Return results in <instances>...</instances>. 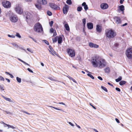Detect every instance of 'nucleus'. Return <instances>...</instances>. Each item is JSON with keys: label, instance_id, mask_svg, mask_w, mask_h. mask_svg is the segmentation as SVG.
<instances>
[{"label": "nucleus", "instance_id": "1a4fd4ad", "mask_svg": "<svg viewBox=\"0 0 132 132\" xmlns=\"http://www.w3.org/2000/svg\"><path fill=\"white\" fill-rule=\"evenodd\" d=\"M15 10L16 12L19 14H21L23 13V10L19 6H16L15 8Z\"/></svg>", "mask_w": 132, "mask_h": 132}, {"label": "nucleus", "instance_id": "412c9836", "mask_svg": "<svg viewBox=\"0 0 132 132\" xmlns=\"http://www.w3.org/2000/svg\"><path fill=\"white\" fill-rule=\"evenodd\" d=\"M1 96L6 101H8L10 102H12V100L10 98L6 97L3 95H2Z\"/></svg>", "mask_w": 132, "mask_h": 132}, {"label": "nucleus", "instance_id": "9d476101", "mask_svg": "<svg viewBox=\"0 0 132 132\" xmlns=\"http://www.w3.org/2000/svg\"><path fill=\"white\" fill-rule=\"evenodd\" d=\"M69 6L68 5L65 4L63 8V13L64 14H66L68 10Z\"/></svg>", "mask_w": 132, "mask_h": 132}, {"label": "nucleus", "instance_id": "f8f14e48", "mask_svg": "<svg viewBox=\"0 0 132 132\" xmlns=\"http://www.w3.org/2000/svg\"><path fill=\"white\" fill-rule=\"evenodd\" d=\"M63 24L66 30L68 31H70V29L68 23L65 21H64Z\"/></svg>", "mask_w": 132, "mask_h": 132}, {"label": "nucleus", "instance_id": "f704fd0d", "mask_svg": "<svg viewBox=\"0 0 132 132\" xmlns=\"http://www.w3.org/2000/svg\"><path fill=\"white\" fill-rule=\"evenodd\" d=\"M16 80L17 82L19 83H20L21 82V79L20 78L17 77H16Z\"/></svg>", "mask_w": 132, "mask_h": 132}, {"label": "nucleus", "instance_id": "9b49d317", "mask_svg": "<svg viewBox=\"0 0 132 132\" xmlns=\"http://www.w3.org/2000/svg\"><path fill=\"white\" fill-rule=\"evenodd\" d=\"M100 7L101 9L104 10L107 9L108 7V5L107 3H103L101 4Z\"/></svg>", "mask_w": 132, "mask_h": 132}, {"label": "nucleus", "instance_id": "2eb2a0df", "mask_svg": "<svg viewBox=\"0 0 132 132\" xmlns=\"http://www.w3.org/2000/svg\"><path fill=\"white\" fill-rule=\"evenodd\" d=\"M87 26L88 29H91L93 28V23L91 22H88L87 23Z\"/></svg>", "mask_w": 132, "mask_h": 132}, {"label": "nucleus", "instance_id": "4c0bfd02", "mask_svg": "<svg viewBox=\"0 0 132 132\" xmlns=\"http://www.w3.org/2000/svg\"><path fill=\"white\" fill-rule=\"evenodd\" d=\"M15 36L19 38H21V36L20 35V34L18 32L16 33V34Z\"/></svg>", "mask_w": 132, "mask_h": 132}, {"label": "nucleus", "instance_id": "8fccbe9b", "mask_svg": "<svg viewBox=\"0 0 132 132\" xmlns=\"http://www.w3.org/2000/svg\"><path fill=\"white\" fill-rule=\"evenodd\" d=\"M27 50L29 52L32 53L33 52V51H32L31 50L30 48H27Z\"/></svg>", "mask_w": 132, "mask_h": 132}, {"label": "nucleus", "instance_id": "6e6552de", "mask_svg": "<svg viewBox=\"0 0 132 132\" xmlns=\"http://www.w3.org/2000/svg\"><path fill=\"white\" fill-rule=\"evenodd\" d=\"M49 5L50 7L54 10H60V8L55 3H50Z\"/></svg>", "mask_w": 132, "mask_h": 132}, {"label": "nucleus", "instance_id": "79ce46f5", "mask_svg": "<svg viewBox=\"0 0 132 132\" xmlns=\"http://www.w3.org/2000/svg\"><path fill=\"white\" fill-rule=\"evenodd\" d=\"M76 39L77 40L79 41L80 40V37L78 36H77L76 37Z\"/></svg>", "mask_w": 132, "mask_h": 132}, {"label": "nucleus", "instance_id": "3c124183", "mask_svg": "<svg viewBox=\"0 0 132 132\" xmlns=\"http://www.w3.org/2000/svg\"><path fill=\"white\" fill-rule=\"evenodd\" d=\"M12 44L14 46H15L16 47L18 46V45L16 44L15 43H12Z\"/></svg>", "mask_w": 132, "mask_h": 132}, {"label": "nucleus", "instance_id": "2f4dec72", "mask_svg": "<svg viewBox=\"0 0 132 132\" xmlns=\"http://www.w3.org/2000/svg\"><path fill=\"white\" fill-rule=\"evenodd\" d=\"M66 3L70 5L72 4V2L71 0H67L66 1Z\"/></svg>", "mask_w": 132, "mask_h": 132}, {"label": "nucleus", "instance_id": "e2e57ef3", "mask_svg": "<svg viewBox=\"0 0 132 132\" xmlns=\"http://www.w3.org/2000/svg\"><path fill=\"white\" fill-rule=\"evenodd\" d=\"M115 120H116V122L117 123H120V121H119V120L117 118H116L115 119Z\"/></svg>", "mask_w": 132, "mask_h": 132}, {"label": "nucleus", "instance_id": "69168bd1", "mask_svg": "<svg viewBox=\"0 0 132 132\" xmlns=\"http://www.w3.org/2000/svg\"><path fill=\"white\" fill-rule=\"evenodd\" d=\"M32 0H25V1L27 2H31Z\"/></svg>", "mask_w": 132, "mask_h": 132}, {"label": "nucleus", "instance_id": "c756f323", "mask_svg": "<svg viewBox=\"0 0 132 132\" xmlns=\"http://www.w3.org/2000/svg\"><path fill=\"white\" fill-rule=\"evenodd\" d=\"M47 2L46 0H42V4L45 5L47 4Z\"/></svg>", "mask_w": 132, "mask_h": 132}, {"label": "nucleus", "instance_id": "423d86ee", "mask_svg": "<svg viewBox=\"0 0 132 132\" xmlns=\"http://www.w3.org/2000/svg\"><path fill=\"white\" fill-rule=\"evenodd\" d=\"M67 52L69 55L71 57H74L75 55V50L71 48H68L67 50Z\"/></svg>", "mask_w": 132, "mask_h": 132}, {"label": "nucleus", "instance_id": "de8ad7c7", "mask_svg": "<svg viewBox=\"0 0 132 132\" xmlns=\"http://www.w3.org/2000/svg\"><path fill=\"white\" fill-rule=\"evenodd\" d=\"M7 114H11V113L9 112H8L6 111H4Z\"/></svg>", "mask_w": 132, "mask_h": 132}, {"label": "nucleus", "instance_id": "cd10ccee", "mask_svg": "<svg viewBox=\"0 0 132 132\" xmlns=\"http://www.w3.org/2000/svg\"><path fill=\"white\" fill-rule=\"evenodd\" d=\"M82 23L84 27V28L85 27V25L86 23V19L85 18L83 19L82 20Z\"/></svg>", "mask_w": 132, "mask_h": 132}, {"label": "nucleus", "instance_id": "dca6fc26", "mask_svg": "<svg viewBox=\"0 0 132 132\" xmlns=\"http://www.w3.org/2000/svg\"><path fill=\"white\" fill-rule=\"evenodd\" d=\"M114 20L116 21V23L119 24L121 23V20L119 17L117 16L114 18Z\"/></svg>", "mask_w": 132, "mask_h": 132}, {"label": "nucleus", "instance_id": "a211bd4d", "mask_svg": "<svg viewBox=\"0 0 132 132\" xmlns=\"http://www.w3.org/2000/svg\"><path fill=\"white\" fill-rule=\"evenodd\" d=\"M119 45V44L118 43H116L114 44L113 46L112 47V49L115 51H116L117 50V48L118 47Z\"/></svg>", "mask_w": 132, "mask_h": 132}, {"label": "nucleus", "instance_id": "ea45409f", "mask_svg": "<svg viewBox=\"0 0 132 132\" xmlns=\"http://www.w3.org/2000/svg\"><path fill=\"white\" fill-rule=\"evenodd\" d=\"M8 36L10 37H11L13 38H14L15 37V36L14 35H8Z\"/></svg>", "mask_w": 132, "mask_h": 132}, {"label": "nucleus", "instance_id": "37998d69", "mask_svg": "<svg viewBox=\"0 0 132 132\" xmlns=\"http://www.w3.org/2000/svg\"><path fill=\"white\" fill-rule=\"evenodd\" d=\"M37 2L39 4H42V0H38L37 1Z\"/></svg>", "mask_w": 132, "mask_h": 132}, {"label": "nucleus", "instance_id": "aec40b11", "mask_svg": "<svg viewBox=\"0 0 132 132\" xmlns=\"http://www.w3.org/2000/svg\"><path fill=\"white\" fill-rule=\"evenodd\" d=\"M57 40L58 44H61L62 42V38L61 36L58 37Z\"/></svg>", "mask_w": 132, "mask_h": 132}, {"label": "nucleus", "instance_id": "473e14b6", "mask_svg": "<svg viewBox=\"0 0 132 132\" xmlns=\"http://www.w3.org/2000/svg\"><path fill=\"white\" fill-rule=\"evenodd\" d=\"M87 76L90 77L92 79H94V77L93 76H92V75L90 74V73H87Z\"/></svg>", "mask_w": 132, "mask_h": 132}, {"label": "nucleus", "instance_id": "09e8293b", "mask_svg": "<svg viewBox=\"0 0 132 132\" xmlns=\"http://www.w3.org/2000/svg\"><path fill=\"white\" fill-rule=\"evenodd\" d=\"M22 112H23V113H25L27 114H28V115H30V114L28 112H27L24 111H22Z\"/></svg>", "mask_w": 132, "mask_h": 132}, {"label": "nucleus", "instance_id": "e433bc0d", "mask_svg": "<svg viewBox=\"0 0 132 132\" xmlns=\"http://www.w3.org/2000/svg\"><path fill=\"white\" fill-rule=\"evenodd\" d=\"M47 14L48 15L50 16H51L52 15V13L49 11H47Z\"/></svg>", "mask_w": 132, "mask_h": 132}, {"label": "nucleus", "instance_id": "338daca9", "mask_svg": "<svg viewBox=\"0 0 132 132\" xmlns=\"http://www.w3.org/2000/svg\"><path fill=\"white\" fill-rule=\"evenodd\" d=\"M66 77H67L70 80H71V78L72 77H70L69 76H66Z\"/></svg>", "mask_w": 132, "mask_h": 132}, {"label": "nucleus", "instance_id": "4468645a", "mask_svg": "<svg viewBox=\"0 0 132 132\" xmlns=\"http://www.w3.org/2000/svg\"><path fill=\"white\" fill-rule=\"evenodd\" d=\"M96 31L99 33L101 32L102 30V27L99 24L96 25Z\"/></svg>", "mask_w": 132, "mask_h": 132}, {"label": "nucleus", "instance_id": "ddd939ff", "mask_svg": "<svg viewBox=\"0 0 132 132\" xmlns=\"http://www.w3.org/2000/svg\"><path fill=\"white\" fill-rule=\"evenodd\" d=\"M89 46L91 48H97L99 46L96 44H94L92 42H89Z\"/></svg>", "mask_w": 132, "mask_h": 132}, {"label": "nucleus", "instance_id": "39448f33", "mask_svg": "<svg viewBox=\"0 0 132 132\" xmlns=\"http://www.w3.org/2000/svg\"><path fill=\"white\" fill-rule=\"evenodd\" d=\"M2 4L3 6L6 8H9L11 6V3L8 1H4L2 2Z\"/></svg>", "mask_w": 132, "mask_h": 132}, {"label": "nucleus", "instance_id": "7ed1b4c3", "mask_svg": "<svg viewBox=\"0 0 132 132\" xmlns=\"http://www.w3.org/2000/svg\"><path fill=\"white\" fill-rule=\"evenodd\" d=\"M34 31L38 32H41L43 31V29L42 25L39 23L35 24L34 27Z\"/></svg>", "mask_w": 132, "mask_h": 132}, {"label": "nucleus", "instance_id": "6e6d98bb", "mask_svg": "<svg viewBox=\"0 0 132 132\" xmlns=\"http://www.w3.org/2000/svg\"><path fill=\"white\" fill-rule=\"evenodd\" d=\"M71 80H72L73 82H75V83H76L77 82L76 81V80L74 79H73L72 78H71Z\"/></svg>", "mask_w": 132, "mask_h": 132}, {"label": "nucleus", "instance_id": "c85d7f7f", "mask_svg": "<svg viewBox=\"0 0 132 132\" xmlns=\"http://www.w3.org/2000/svg\"><path fill=\"white\" fill-rule=\"evenodd\" d=\"M82 10V7L80 6H78L77 7V10L78 11L80 12Z\"/></svg>", "mask_w": 132, "mask_h": 132}, {"label": "nucleus", "instance_id": "0eeeda50", "mask_svg": "<svg viewBox=\"0 0 132 132\" xmlns=\"http://www.w3.org/2000/svg\"><path fill=\"white\" fill-rule=\"evenodd\" d=\"M10 19L12 22L15 23L17 21L18 18L16 15H12L10 16Z\"/></svg>", "mask_w": 132, "mask_h": 132}, {"label": "nucleus", "instance_id": "5701e85b", "mask_svg": "<svg viewBox=\"0 0 132 132\" xmlns=\"http://www.w3.org/2000/svg\"><path fill=\"white\" fill-rule=\"evenodd\" d=\"M105 72L106 73H109L110 72V70L109 67H107L104 69Z\"/></svg>", "mask_w": 132, "mask_h": 132}, {"label": "nucleus", "instance_id": "393cba45", "mask_svg": "<svg viewBox=\"0 0 132 132\" xmlns=\"http://www.w3.org/2000/svg\"><path fill=\"white\" fill-rule=\"evenodd\" d=\"M126 82L124 80H122L119 82L120 85L122 86L126 84Z\"/></svg>", "mask_w": 132, "mask_h": 132}, {"label": "nucleus", "instance_id": "bf43d9fd", "mask_svg": "<svg viewBox=\"0 0 132 132\" xmlns=\"http://www.w3.org/2000/svg\"><path fill=\"white\" fill-rule=\"evenodd\" d=\"M89 104L94 109H96V108L91 103H90Z\"/></svg>", "mask_w": 132, "mask_h": 132}, {"label": "nucleus", "instance_id": "7c9ffc66", "mask_svg": "<svg viewBox=\"0 0 132 132\" xmlns=\"http://www.w3.org/2000/svg\"><path fill=\"white\" fill-rule=\"evenodd\" d=\"M35 6L36 8L39 10H40L41 9V7L40 5L37 4H36Z\"/></svg>", "mask_w": 132, "mask_h": 132}, {"label": "nucleus", "instance_id": "4be33fe9", "mask_svg": "<svg viewBox=\"0 0 132 132\" xmlns=\"http://www.w3.org/2000/svg\"><path fill=\"white\" fill-rule=\"evenodd\" d=\"M120 10L121 11H123L124 10V6L123 5H121L119 6Z\"/></svg>", "mask_w": 132, "mask_h": 132}, {"label": "nucleus", "instance_id": "a878e982", "mask_svg": "<svg viewBox=\"0 0 132 132\" xmlns=\"http://www.w3.org/2000/svg\"><path fill=\"white\" fill-rule=\"evenodd\" d=\"M58 37V36H56L54 38L52 39V40L53 43L56 42L57 41Z\"/></svg>", "mask_w": 132, "mask_h": 132}, {"label": "nucleus", "instance_id": "bb28decb", "mask_svg": "<svg viewBox=\"0 0 132 132\" xmlns=\"http://www.w3.org/2000/svg\"><path fill=\"white\" fill-rule=\"evenodd\" d=\"M122 79V77L121 76H120L118 78L116 79V81L117 82H118L119 81H120Z\"/></svg>", "mask_w": 132, "mask_h": 132}, {"label": "nucleus", "instance_id": "c9c22d12", "mask_svg": "<svg viewBox=\"0 0 132 132\" xmlns=\"http://www.w3.org/2000/svg\"><path fill=\"white\" fill-rule=\"evenodd\" d=\"M101 88L103 89L104 90L105 92H108V90L107 88L105 87L102 86L101 87Z\"/></svg>", "mask_w": 132, "mask_h": 132}, {"label": "nucleus", "instance_id": "58836bf2", "mask_svg": "<svg viewBox=\"0 0 132 132\" xmlns=\"http://www.w3.org/2000/svg\"><path fill=\"white\" fill-rule=\"evenodd\" d=\"M49 106L50 107L53 108H54V109H55L56 110H57L62 111V109H58V108H56V107H54L51 106Z\"/></svg>", "mask_w": 132, "mask_h": 132}, {"label": "nucleus", "instance_id": "49530a36", "mask_svg": "<svg viewBox=\"0 0 132 132\" xmlns=\"http://www.w3.org/2000/svg\"><path fill=\"white\" fill-rule=\"evenodd\" d=\"M0 80L4 81V79L2 76H0Z\"/></svg>", "mask_w": 132, "mask_h": 132}, {"label": "nucleus", "instance_id": "20e7f679", "mask_svg": "<svg viewBox=\"0 0 132 132\" xmlns=\"http://www.w3.org/2000/svg\"><path fill=\"white\" fill-rule=\"evenodd\" d=\"M126 55L129 59H132V48H128L126 52Z\"/></svg>", "mask_w": 132, "mask_h": 132}, {"label": "nucleus", "instance_id": "a18cd8bd", "mask_svg": "<svg viewBox=\"0 0 132 132\" xmlns=\"http://www.w3.org/2000/svg\"><path fill=\"white\" fill-rule=\"evenodd\" d=\"M43 41H44V42L47 45H49V42L47 40H44Z\"/></svg>", "mask_w": 132, "mask_h": 132}, {"label": "nucleus", "instance_id": "a19ab883", "mask_svg": "<svg viewBox=\"0 0 132 132\" xmlns=\"http://www.w3.org/2000/svg\"><path fill=\"white\" fill-rule=\"evenodd\" d=\"M53 23V21H51L49 22V24L51 27H52V26Z\"/></svg>", "mask_w": 132, "mask_h": 132}, {"label": "nucleus", "instance_id": "f257e3e1", "mask_svg": "<svg viewBox=\"0 0 132 132\" xmlns=\"http://www.w3.org/2000/svg\"><path fill=\"white\" fill-rule=\"evenodd\" d=\"M91 63L94 67L96 68L98 66L99 68H102L105 67L106 64L105 60L96 55L92 58Z\"/></svg>", "mask_w": 132, "mask_h": 132}, {"label": "nucleus", "instance_id": "0e129e2a", "mask_svg": "<svg viewBox=\"0 0 132 132\" xmlns=\"http://www.w3.org/2000/svg\"><path fill=\"white\" fill-rule=\"evenodd\" d=\"M120 3L121 4H122L124 0H120Z\"/></svg>", "mask_w": 132, "mask_h": 132}, {"label": "nucleus", "instance_id": "680f3d73", "mask_svg": "<svg viewBox=\"0 0 132 132\" xmlns=\"http://www.w3.org/2000/svg\"><path fill=\"white\" fill-rule=\"evenodd\" d=\"M68 123L70 125L72 126H74V125L73 124H72L71 122H68Z\"/></svg>", "mask_w": 132, "mask_h": 132}, {"label": "nucleus", "instance_id": "864d4df0", "mask_svg": "<svg viewBox=\"0 0 132 132\" xmlns=\"http://www.w3.org/2000/svg\"><path fill=\"white\" fill-rule=\"evenodd\" d=\"M116 89L117 91H118V92H120V89L118 87H116Z\"/></svg>", "mask_w": 132, "mask_h": 132}, {"label": "nucleus", "instance_id": "c03bdc74", "mask_svg": "<svg viewBox=\"0 0 132 132\" xmlns=\"http://www.w3.org/2000/svg\"><path fill=\"white\" fill-rule=\"evenodd\" d=\"M54 30L52 28L50 29V32L51 33H52L54 32Z\"/></svg>", "mask_w": 132, "mask_h": 132}, {"label": "nucleus", "instance_id": "603ef678", "mask_svg": "<svg viewBox=\"0 0 132 132\" xmlns=\"http://www.w3.org/2000/svg\"><path fill=\"white\" fill-rule=\"evenodd\" d=\"M27 70L30 72H31V73H33V71L31 70L30 68H28Z\"/></svg>", "mask_w": 132, "mask_h": 132}, {"label": "nucleus", "instance_id": "72a5a7b5", "mask_svg": "<svg viewBox=\"0 0 132 132\" xmlns=\"http://www.w3.org/2000/svg\"><path fill=\"white\" fill-rule=\"evenodd\" d=\"M6 126L7 127H8V129L9 128H12L13 129H15L16 128L15 127H14L13 126H12V125H6Z\"/></svg>", "mask_w": 132, "mask_h": 132}, {"label": "nucleus", "instance_id": "f3484780", "mask_svg": "<svg viewBox=\"0 0 132 132\" xmlns=\"http://www.w3.org/2000/svg\"><path fill=\"white\" fill-rule=\"evenodd\" d=\"M49 51L50 53L52 54L53 55H54V54H55V55H56V56H57L58 57H59L60 58V56L58 54H57L56 52L55 51L53 50H52V51H51L50 50H48Z\"/></svg>", "mask_w": 132, "mask_h": 132}, {"label": "nucleus", "instance_id": "052dcab7", "mask_svg": "<svg viewBox=\"0 0 132 132\" xmlns=\"http://www.w3.org/2000/svg\"><path fill=\"white\" fill-rule=\"evenodd\" d=\"M30 16L29 15H27L26 16V18L27 20L29 18Z\"/></svg>", "mask_w": 132, "mask_h": 132}, {"label": "nucleus", "instance_id": "6ab92c4d", "mask_svg": "<svg viewBox=\"0 0 132 132\" xmlns=\"http://www.w3.org/2000/svg\"><path fill=\"white\" fill-rule=\"evenodd\" d=\"M82 6H84V9L85 11H86L88 9V7L87 5L86 4V3L85 2H83L81 5Z\"/></svg>", "mask_w": 132, "mask_h": 132}, {"label": "nucleus", "instance_id": "4d7b16f0", "mask_svg": "<svg viewBox=\"0 0 132 132\" xmlns=\"http://www.w3.org/2000/svg\"><path fill=\"white\" fill-rule=\"evenodd\" d=\"M98 79L100 80H102L103 79L101 76H98L97 77Z\"/></svg>", "mask_w": 132, "mask_h": 132}, {"label": "nucleus", "instance_id": "774afa93", "mask_svg": "<svg viewBox=\"0 0 132 132\" xmlns=\"http://www.w3.org/2000/svg\"><path fill=\"white\" fill-rule=\"evenodd\" d=\"M108 85H110L111 86H112H112H113V85L112 84H111L110 83V82H108Z\"/></svg>", "mask_w": 132, "mask_h": 132}, {"label": "nucleus", "instance_id": "13d9d810", "mask_svg": "<svg viewBox=\"0 0 132 132\" xmlns=\"http://www.w3.org/2000/svg\"><path fill=\"white\" fill-rule=\"evenodd\" d=\"M49 48L50 49V50L51 51H52V50H53V49L52 48V47L50 45H49Z\"/></svg>", "mask_w": 132, "mask_h": 132}, {"label": "nucleus", "instance_id": "b1692460", "mask_svg": "<svg viewBox=\"0 0 132 132\" xmlns=\"http://www.w3.org/2000/svg\"><path fill=\"white\" fill-rule=\"evenodd\" d=\"M18 59L19 61H20L21 62L25 64H26V65H27L29 66H30V65L28 63H26V62H25L24 61H23V60H21V59H20V58H18Z\"/></svg>", "mask_w": 132, "mask_h": 132}, {"label": "nucleus", "instance_id": "f03ea898", "mask_svg": "<svg viewBox=\"0 0 132 132\" xmlns=\"http://www.w3.org/2000/svg\"><path fill=\"white\" fill-rule=\"evenodd\" d=\"M106 36L109 38H112L115 37L116 35V32L114 31L111 29L105 32Z\"/></svg>", "mask_w": 132, "mask_h": 132}, {"label": "nucleus", "instance_id": "5fc2aeb1", "mask_svg": "<svg viewBox=\"0 0 132 132\" xmlns=\"http://www.w3.org/2000/svg\"><path fill=\"white\" fill-rule=\"evenodd\" d=\"M4 87L2 86H1V87H0V89L2 90H4Z\"/></svg>", "mask_w": 132, "mask_h": 132}]
</instances>
